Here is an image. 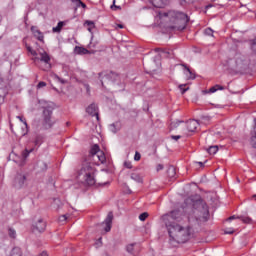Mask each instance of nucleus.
<instances>
[{
    "label": "nucleus",
    "instance_id": "nucleus-9",
    "mask_svg": "<svg viewBox=\"0 0 256 256\" xmlns=\"http://www.w3.org/2000/svg\"><path fill=\"white\" fill-rule=\"evenodd\" d=\"M45 229H47V222L44 221L42 218H39L32 224L33 233H43Z\"/></svg>",
    "mask_w": 256,
    "mask_h": 256
},
{
    "label": "nucleus",
    "instance_id": "nucleus-15",
    "mask_svg": "<svg viewBox=\"0 0 256 256\" xmlns=\"http://www.w3.org/2000/svg\"><path fill=\"white\" fill-rule=\"evenodd\" d=\"M186 127L188 131L193 133L197 130V127H199V122L197 120H190L186 123Z\"/></svg>",
    "mask_w": 256,
    "mask_h": 256
},
{
    "label": "nucleus",
    "instance_id": "nucleus-37",
    "mask_svg": "<svg viewBox=\"0 0 256 256\" xmlns=\"http://www.w3.org/2000/svg\"><path fill=\"white\" fill-rule=\"evenodd\" d=\"M149 217V213L143 212L142 214L139 215L140 221H145Z\"/></svg>",
    "mask_w": 256,
    "mask_h": 256
},
{
    "label": "nucleus",
    "instance_id": "nucleus-61",
    "mask_svg": "<svg viewBox=\"0 0 256 256\" xmlns=\"http://www.w3.org/2000/svg\"><path fill=\"white\" fill-rule=\"evenodd\" d=\"M252 197H253V199H255V200H256V194H254Z\"/></svg>",
    "mask_w": 256,
    "mask_h": 256
},
{
    "label": "nucleus",
    "instance_id": "nucleus-47",
    "mask_svg": "<svg viewBox=\"0 0 256 256\" xmlns=\"http://www.w3.org/2000/svg\"><path fill=\"white\" fill-rule=\"evenodd\" d=\"M124 166L126 167V169H133V165L131 164V162H124Z\"/></svg>",
    "mask_w": 256,
    "mask_h": 256
},
{
    "label": "nucleus",
    "instance_id": "nucleus-8",
    "mask_svg": "<svg viewBox=\"0 0 256 256\" xmlns=\"http://www.w3.org/2000/svg\"><path fill=\"white\" fill-rule=\"evenodd\" d=\"M235 63L237 69H247L249 67V59L242 54L235 55Z\"/></svg>",
    "mask_w": 256,
    "mask_h": 256
},
{
    "label": "nucleus",
    "instance_id": "nucleus-16",
    "mask_svg": "<svg viewBox=\"0 0 256 256\" xmlns=\"http://www.w3.org/2000/svg\"><path fill=\"white\" fill-rule=\"evenodd\" d=\"M74 51L77 55H89V53L95 54V51H89L86 48L80 46H76Z\"/></svg>",
    "mask_w": 256,
    "mask_h": 256
},
{
    "label": "nucleus",
    "instance_id": "nucleus-35",
    "mask_svg": "<svg viewBox=\"0 0 256 256\" xmlns=\"http://www.w3.org/2000/svg\"><path fill=\"white\" fill-rule=\"evenodd\" d=\"M183 123V121H176V122H171L170 128L171 129H177L179 127V124Z\"/></svg>",
    "mask_w": 256,
    "mask_h": 256
},
{
    "label": "nucleus",
    "instance_id": "nucleus-4",
    "mask_svg": "<svg viewBox=\"0 0 256 256\" xmlns=\"http://www.w3.org/2000/svg\"><path fill=\"white\" fill-rule=\"evenodd\" d=\"M96 169L93 167L91 163H86L82 166L78 173V178L84 185H87L88 187H93L95 183H97V180H95V173Z\"/></svg>",
    "mask_w": 256,
    "mask_h": 256
},
{
    "label": "nucleus",
    "instance_id": "nucleus-5",
    "mask_svg": "<svg viewBox=\"0 0 256 256\" xmlns=\"http://www.w3.org/2000/svg\"><path fill=\"white\" fill-rule=\"evenodd\" d=\"M27 185H29V172H17L12 182L14 189H24V187H27Z\"/></svg>",
    "mask_w": 256,
    "mask_h": 256
},
{
    "label": "nucleus",
    "instance_id": "nucleus-57",
    "mask_svg": "<svg viewBox=\"0 0 256 256\" xmlns=\"http://www.w3.org/2000/svg\"><path fill=\"white\" fill-rule=\"evenodd\" d=\"M80 7H81L82 9H87V5H86L85 3H83V2H82V4H80Z\"/></svg>",
    "mask_w": 256,
    "mask_h": 256
},
{
    "label": "nucleus",
    "instance_id": "nucleus-32",
    "mask_svg": "<svg viewBox=\"0 0 256 256\" xmlns=\"http://www.w3.org/2000/svg\"><path fill=\"white\" fill-rule=\"evenodd\" d=\"M185 87H186V88H185ZM179 89L181 90L182 95H184V93H185L186 91H189V87H187V84H181V85H179Z\"/></svg>",
    "mask_w": 256,
    "mask_h": 256
},
{
    "label": "nucleus",
    "instance_id": "nucleus-45",
    "mask_svg": "<svg viewBox=\"0 0 256 256\" xmlns=\"http://www.w3.org/2000/svg\"><path fill=\"white\" fill-rule=\"evenodd\" d=\"M55 78L60 82V83H62V85H65V83H67V80H65V79H62L61 77H59V76H55Z\"/></svg>",
    "mask_w": 256,
    "mask_h": 256
},
{
    "label": "nucleus",
    "instance_id": "nucleus-38",
    "mask_svg": "<svg viewBox=\"0 0 256 256\" xmlns=\"http://www.w3.org/2000/svg\"><path fill=\"white\" fill-rule=\"evenodd\" d=\"M110 131H112V133H117V131H119V127H117V124H111Z\"/></svg>",
    "mask_w": 256,
    "mask_h": 256
},
{
    "label": "nucleus",
    "instance_id": "nucleus-29",
    "mask_svg": "<svg viewBox=\"0 0 256 256\" xmlns=\"http://www.w3.org/2000/svg\"><path fill=\"white\" fill-rule=\"evenodd\" d=\"M250 144L251 146L256 149V130L254 129V131L252 132V136L250 138Z\"/></svg>",
    "mask_w": 256,
    "mask_h": 256
},
{
    "label": "nucleus",
    "instance_id": "nucleus-53",
    "mask_svg": "<svg viewBox=\"0 0 256 256\" xmlns=\"http://www.w3.org/2000/svg\"><path fill=\"white\" fill-rule=\"evenodd\" d=\"M224 233H225V235H233V233H235V231L234 230H230V231L226 230Z\"/></svg>",
    "mask_w": 256,
    "mask_h": 256
},
{
    "label": "nucleus",
    "instance_id": "nucleus-54",
    "mask_svg": "<svg viewBox=\"0 0 256 256\" xmlns=\"http://www.w3.org/2000/svg\"><path fill=\"white\" fill-rule=\"evenodd\" d=\"M154 51L156 53H163V48H155Z\"/></svg>",
    "mask_w": 256,
    "mask_h": 256
},
{
    "label": "nucleus",
    "instance_id": "nucleus-56",
    "mask_svg": "<svg viewBox=\"0 0 256 256\" xmlns=\"http://www.w3.org/2000/svg\"><path fill=\"white\" fill-rule=\"evenodd\" d=\"M121 9V6H115V0L113 1V5L111 6V9Z\"/></svg>",
    "mask_w": 256,
    "mask_h": 256
},
{
    "label": "nucleus",
    "instance_id": "nucleus-25",
    "mask_svg": "<svg viewBox=\"0 0 256 256\" xmlns=\"http://www.w3.org/2000/svg\"><path fill=\"white\" fill-rule=\"evenodd\" d=\"M238 219H240L246 225L253 223V219H251L249 216H238Z\"/></svg>",
    "mask_w": 256,
    "mask_h": 256
},
{
    "label": "nucleus",
    "instance_id": "nucleus-22",
    "mask_svg": "<svg viewBox=\"0 0 256 256\" xmlns=\"http://www.w3.org/2000/svg\"><path fill=\"white\" fill-rule=\"evenodd\" d=\"M130 177L133 181H136V183H143V177L137 172L132 173Z\"/></svg>",
    "mask_w": 256,
    "mask_h": 256
},
{
    "label": "nucleus",
    "instance_id": "nucleus-19",
    "mask_svg": "<svg viewBox=\"0 0 256 256\" xmlns=\"http://www.w3.org/2000/svg\"><path fill=\"white\" fill-rule=\"evenodd\" d=\"M92 159L93 161H100L101 163H103L104 161H106L105 153H103V151L98 152L96 155H94Z\"/></svg>",
    "mask_w": 256,
    "mask_h": 256
},
{
    "label": "nucleus",
    "instance_id": "nucleus-17",
    "mask_svg": "<svg viewBox=\"0 0 256 256\" xmlns=\"http://www.w3.org/2000/svg\"><path fill=\"white\" fill-rule=\"evenodd\" d=\"M149 1L151 4H153L154 7H157L158 9L163 8L168 3V0H149Z\"/></svg>",
    "mask_w": 256,
    "mask_h": 256
},
{
    "label": "nucleus",
    "instance_id": "nucleus-6",
    "mask_svg": "<svg viewBox=\"0 0 256 256\" xmlns=\"http://www.w3.org/2000/svg\"><path fill=\"white\" fill-rule=\"evenodd\" d=\"M52 115H53V107L51 106L45 107L43 111V122H42L43 129H51V127L55 125V121H53V118H51Z\"/></svg>",
    "mask_w": 256,
    "mask_h": 256
},
{
    "label": "nucleus",
    "instance_id": "nucleus-62",
    "mask_svg": "<svg viewBox=\"0 0 256 256\" xmlns=\"http://www.w3.org/2000/svg\"><path fill=\"white\" fill-rule=\"evenodd\" d=\"M203 119H207V120H209V118H208V117H203Z\"/></svg>",
    "mask_w": 256,
    "mask_h": 256
},
{
    "label": "nucleus",
    "instance_id": "nucleus-44",
    "mask_svg": "<svg viewBox=\"0 0 256 256\" xmlns=\"http://www.w3.org/2000/svg\"><path fill=\"white\" fill-rule=\"evenodd\" d=\"M251 49H252L253 53H256V38L252 41Z\"/></svg>",
    "mask_w": 256,
    "mask_h": 256
},
{
    "label": "nucleus",
    "instance_id": "nucleus-60",
    "mask_svg": "<svg viewBox=\"0 0 256 256\" xmlns=\"http://www.w3.org/2000/svg\"><path fill=\"white\" fill-rule=\"evenodd\" d=\"M18 119H20V121H22V122H23V117L18 116Z\"/></svg>",
    "mask_w": 256,
    "mask_h": 256
},
{
    "label": "nucleus",
    "instance_id": "nucleus-3",
    "mask_svg": "<svg viewBox=\"0 0 256 256\" xmlns=\"http://www.w3.org/2000/svg\"><path fill=\"white\" fill-rule=\"evenodd\" d=\"M160 19H168L170 25L169 29H176V31H183L189 23V16L177 10H169L168 12L159 13Z\"/></svg>",
    "mask_w": 256,
    "mask_h": 256
},
{
    "label": "nucleus",
    "instance_id": "nucleus-50",
    "mask_svg": "<svg viewBox=\"0 0 256 256\" xmlns=\"http://www.w3.org/2000/svg\"><path fill=\"white\" fill-rule=\"evenodd\" d=\"M171 139H173L174 141H179V139H181V135H172Z\"/></svg>",
    "mask_w": 256,
    "mask_h": 256
},
{
    "label": "nucleus",
    "instance_id": "nucleus-14",
    "mask_svg": "<svg viewBox=\"0 0 256 256\" xmlns=\"http://www.w3.org/2000/svg\"><path fill=\"white\" fill-rule=\"evenodd\" d=\"M31 31H32L34 37L36 39H38V41H41L43 43V39H45V36L43 35V32L40 31L39 29H37L36 26H32Z\"/></svg>",
    "mask_w": 256,
    "mask_h": 256
},
{
    "label": "nucleus",
    "instance_id": "nucleus-10",
    "mask_svg": "<svg viewBox=\"0 0 256 256\" xmlns=\"http://www.w3.org/2000/svg\"><path fill=\"white\" fill-rule=\"evenodd\" d=\"M99 77H102V87H105V81H117V74L115 72H101L99 73Z\"/></svg>",
    "mask_w": 256,
    "mask_h": 256
},
{
    "label": "nucleus",
    "instance_id": "nucleus-26",
    "mask_svg": "<svg viewBox=\"0 0 256 256\" xmlns=\"http://www.w3.org/2000/svg\"><path fill=\"white\" fill-rule=\"evenodd\" d=\"M64 25V22H59L56 27L52 28L53 33H61V30L63 29Z\"/></svg>",
    "mask_w": 256,
    "mask_h": 256
},
{
    "label": "nucleus",
    "instance_id": "nucleus-42",
    "mask_svg": "<svg viewBox=\"0 0 256 256\" xmlns=\"http://www.w3.org/2000/svg\"><path fill=\"white\" fill-rule=\"evenodd\" d=\"M204 33H205V35H209V36L213 37V29H211V28H206Z\"/></svg>",
    "mask_w": 256,
    "mask_h": 256
},
{
    "label": "nucleus",
    "instance_id": "nucleus-20",
    "mask_svg": "<svg viewBox=\"0 0 256 256\" xmlns=\"http://www.w3.org/2000/svg\"><path fill=\"white\" fill-rule=\"evenodd\" d=\"M9 256H23V250L20 247H14L11 249Z\"/></svg>",
    "mask_w": 256,
    "mask_h": 256
},
{
    "label": "nucleus",
    "instance_id": "nucleus-36",
    "mask_svg": "<svg viewBox=\"0 0 256 256\" xmlns=\"http://www.w3.org/2000/svg\"><path fill=\"white\" fill-rule=\"evenodd\" d=\"M32 150H25L22 152V159H23V163L25 162V159H27L29 157V153H31Z\"/></svg>",
    "mask_w": 256,
    "mask_h": 256
},
{
    "label": "nucleus",
    "instance_id": "nucleus-1",
    "mask_svg": "<svg viewBox=\"0 0 256 256\" xmlns=\"http://www.w3.org/2000/svg\"><path fill=\"white\" fill-rule=\"evenodd\" d=\"M183 209H190L188 213V222L190 225H199V223H206L209 221V206L203 199L193 200V198H186Z\"/></svg>",
    "mask_w": 256,
    "mask_h": 256
},
{
    "label": "nucleus",
    "instance_id": "nucleus-52",
    "mask_svg": "<svg viewBox=\"0 0 256 256\" xmlns=\"http://www.w3.org/2000/svg\"><path fill=\"white\" fill-rule=\"evenodd\" d=\"M36 256H49V254L47 253V251H42L41 253H39Z\"/></svg>",
    "mask_w": 256,
    "mask_h": 256
},
{
    "label": "nucleus",
    "instance_id": "nucleus-43",
    "mask_svg": "<svg viewBox=\"0 0 256 256\" xmlns=\"http://www.w3.org/2000/svg\"><path fill=\"white\" fill-rule=\"evenodd\" d=\"M36 87H37V89H43V87H47V83L41 81V82H39V83L37 84Z\"/></svg>",
    "mask_w": 256,
    "mask_h": 256
},
{
    "label": "nucleus",
    "instance_id": "nucleus-40",
    "mask_svg": "<svg viewBox=\"0 0 256 256\" xmlns=\"http://www.w3.org/2000/svg\"><path fill=\"white\" fill-rule=\"evenodd\" d=\"M26 49H27V51H28L29 53H31V55H33L34 57H36L37 51L33 50V48H31V46H27Z\"/></svg>",
    "mask_w": 256,
    "mask_h": 256
},
{
    "label": "nucleus",
    "instance_id": "nucleus-27",
    "mask_svg": "<svg viewBox=\"0 0 256 256\" xmlns=\"http://www.w3.org/2000/svg\"><path fill=\"white\" fill-rule=\"evenodd\" d=\"M217 151H219V146H217V145L210 146L209 148H207V152L209 153V155H215V153H217Z\"/></svg>",
    "mask_w": 256,
    "mask_h": 256
},
{
    "label": "nucleus",
    "instance_id": "nucleus-63",
    "mask_svg": "<svg viewBox=\"0 0 256 256\" xmlns=\"http://www.w3.org/2000/svg\"><path fill=\"white\" fill-rule=\"evenodd\" d=\"M237 181H238V183H240V182H241V180H239V178H237Z\"/></svg>",
    "mask_w": 256,
    "mask_h": 256
},
{
    "label": "nucleus",
    "instance_id": "nucleus-31",
    "mask_svg": "<svg viewBox=\"0 0 256 256\" xmlns=\"http://www.w3.org/2000/svg\"><path fill=\"white\" fill-rule=\"evenodd\" d=\"M8 235H9V237H11V239H15V237H17V232L15 231V229L9 228Z\"/></svg>",
    "mask_w": 256,
    "mask_h": 256
},
{
    "label": "nucleus",
    "instance_id": "nucleus-11",
    "mask_svg": "<svg viewBox=\"0 0 256 256\" xmlns=\"http://www.w3.org/2000/svg\"><path fill=\"white\" fill-rule=\"evenodd\" d=\"M40 58H35L38 59L39 61H42V63H45L46 65V71H49L51 69V56L45 51L39 52Z\"/></svg>",
    "mask_w": 256,
    "mask_h": 256
},
{
    "label": "nucleus",
    "instance_id": "nucleus-64",
    "mask_svg": "<svg viewBox=\"0 0 256 256\" xmlns=\"http://www.w3.org/2000/svg\"><path fill=\"white\" fill-rule=\"evenodd\" d=\"M98 241H99V243H101V238H99V240H98Z\"/></svg>",
    "mask_w": 256,
    "mask_h": 256
},
{
    "label": "nucleus",
    "instance_id": "nucleus-18",
    "mask_svg": "<svg viewBox=\"0 0 256 256\" xmlns=\"http://www.w3.org/2000/svg\"><path fill=\"white\" fill-rule=\"evenodd\" d=\"M63 207V202L59 198H55L52 203V208L54 211H59Z\"/></svg>",
    "mask_w": 256,
    "mask_h": 256
},
{
    "label": "nucleus",
    "instance_id": "nucleus-46",
    "mask_svg": "<svg viewBox=\"0 0 256 256\" xmlns=\"http://www.w3.org/2000/svg\"><path fill=\"white\" fill-rule=\"evenodd\" d=\"M134 161H141V154L139 152L135 153Z\"/></svg>",
    "mask_w": 256,
    "mask_h": 256
},
{
    "label": "nucleus",
    "instance_id": "nucleus-59",
    "mask_svg": "<svg viewBox=\"0 0 256 256\" xmlns=\"http://www.w3.org/2000/svg\"><path fill=\"white\" fill-rule=\"evenodd\" d=\"M198 165H200V167H204L203 162H198Z\"/></svg>",
    "mask_w": 256,
    "mask_h": 256
},
{
    "label": "nucleus",
    "instance_id": "nucleus-55",
    "mask_svg": "<svg viewBox=\"0 0 256 256\" xmlns=\"http://www.w3.org/2000/svg\"><path fill=\"white\" fill-rule=\"evenodd\" d=\"M238 217H239V216H235V215L230 216V217L228 218V221H233V219H239Z\"/></svg>",
    "mask_w": 256,
    "mask_h": 256
},
{
    "label": "nucleus",
    "instance_id": "nucleus-33",
    "mask_svg": "<svg viewBox=\"0 0 256 256\" xmlns=\"http://www.w3.org/2000/svg\"><path fill=\"white\" fill-rule=\"evenodd\" d=\"M182 67H184V69H186V71H188V72H189V74H190L189 79H195V76L193 75V72L191 71V69H190V68H188V67H187V65H186V64H182Z\"/></svg>",
    "mask_w": 256,
    "mask_h": 256
},
{
    "label": "nucleus",
    "instance_id": "nucleus-34",
    "mask_svg": "<svg viewBox=\"0 0 256 256\" xmlns=\"http://www.w3.org/2000/svg\"><path fill=\"white\" fill-rule=\"evenodd\" d=\"M85 24L86 25H88V31H91L93 28H95V23L93 22V21H89V20H87L86 22H85Z\"/></svg>",
    "mask_w": 256,
    "mask_h": 256
},
{
    "label": "nucleus",
    "instance_id": "nucleus-41",
    "mask_svg": "<svg viewBox=\"0 0 256 256\" xmlns=\"http://www.w3.org/2000/svg\"><path fill=\"white\" fill-rule=\"evenodd\" d=\"M59 223H65L67 221V214L61 215L58 218Z\"/></svg>",
    "mask_w": 256,
    "mask_h": 256
},
{
    "label": "nucleus",
    "instance_id": "nucleus-39",
    "mask_svg": "<svg viewBox=\"0 0 256 256\" xmlns=\"http://www.w3.org/2000/svg\"><path fill=\"white\" fill-rule=\"evenodd\" d=\"M74 5L75 7H81V5H83V1L81 0H70Z\"/></svg>",
    "mask_w": 256,
    "mask_h": 256
},
{
    "label": "nucleus",
    "instance_id": "nucleus-49",
    "mask_svg": "<svg viewBox=\"0 0 256 256\" xmlns=\"http://www.w3.org/2000/svg\"><path fill=\"white\" fill-rule=\"evenodd\" d=\"M24 125H25V131L22 132V134H21L22 137H25V134L28 133L27 122L26 121H24Z\"/></svg>",
    "mask_w": 256,
    "mask_h": 256
},
{
    "label": "nucleus",
    "instance_id": "nucleus-13",
    "mask_svg": "<svg viewBox=\"0 0 256 256\" xmlns=\"http://www.w3.org/2000/svg\"><path fill=\"white\" fill-rule=\"evenodd\" d=\"M113 223V212H109L106 219L104 220V222L102 223V225H105L106 227L104 228V230L106 231V233H109V231H111V225Z\"/></svg>",
    "mask_w": 256,
    "mask_h": 256
},
{
    "label": "nucleus",
    "instance_id": "nucleus-7",
    "mask_svg": "<svg viewBox=\"0 0 256 256\" xmlns=\"http://www.w3.org/2000/svg\"><path fill=\"white\" fill-rule=\"evenodd\" d=\"M181 215L182 213L179 210H173L171 213L163 215L162 221H164L165 225H167V223H175L171 221H179Z\"/></svg>",
    "mask_w": 256,
    "mask_h": 256
},
{
    "label": "nucleus",
    "instance_id": "nucleus-23",
    "mask_svg": "<svg viewBox=\"0 0 256 256\" xmlns=\"http://www.w3.org/2000/svg\"><path fill=\"white\" fill-rule=\"evenodd\" d=\"M90 153H91L92 159L95 157V155H97L98 153H101V149H99V145L97 144L93 145L90 150Z\"/></svg>",
    "mask_w": 256,
    "mask_h": 256
},
{
    "label": "nucleus",
    "instance_id": "nucleus-12",
    "mask_svg": "<svg viewBox=\"0 0 256 256\" xmlns=\"http://www.w3.org/2000/svg\"><path fill=\"white\" fill-rule=\"evenodd\" d=\"M86 113H88V115H91V117H96L97 121H99V107H97L95 103L90 104L86 108Z\"/></svg>",
    "mask_w": 256,
    "mask_h": 256
},
{
    "label": "nucleus",
    "instance_id": "nucleus-51",
    "mask_svg": "<svg viewBox=\"0 0 256 256\" xmlns=\"http://www.w3.org/2000/svg\"><path fill=\"white\" fill-rule=\"evenodd\" d=\"M163 169H164L163 164H158V165L156 166V171H163Z\"/></svg>",
    "mask_w": 256,
    "mask_h": 256
},
{
    "label": "nucleus",
    "instance_id": "nucleus-30",
    "mask_svg": "<svg viewBox=\"0 0 256 256\" xmlns=\"http://www.w3.org/2000/svg\"><path fill=\"white\" fill-rule=\"evenodd\" d=\"M176 173L177 172L175 171V167L174 166H170L168 168V170H167L168 177H170V178L175 177Z\"/></svg>",
    "mask_w": 256,
    "mask_h": 256
},
{
    "label": "nucleus",
    "instance_id": "nucleus-28",
    "mask_svg": "<svg viewBox=\"0 0 256 256\" xmlns=\"http://www.w3.org/2000/svg\"><path fill=\"white\" fill-rule=\"evenodd\" d=\"M126 251L130 253V255H137V252H135V244H129L126 247Z\"/></svg>",
    "mask_w": 256,
    "mask_h": 256
},
{
    "label": "nucleus",
    "instance_id": "nucleus-58",
    "mask_svg": "<svg viewBox=\"0 0 256 256\" xmlns=\"http://www.w3.org/2000/svg\"><path fill=\"white\" fill-rule=\"evenodd\" d=\"M117 27H118V29H124V25L123 24H117Z\"/></svg>",
    "mask_w": 256,
    "mask_h": 256
},
{
    "label": "nucleus",
    "instance_id": "nucleus-21",
    "mask_svg": "<svg viewBox=\"0 0 256 256\" xmlns=\"http://www.w3.org/2000/svg\"><path fill=\"white\" fill-rule=\"evenodd\" d=\"M162 55L166 59H173V57H175V54L173 53V51L169 50V49H163L162 50Z\"/></svg>",
    "mask_w": 256,
    "mask_h": 256
},
{
    "label": "nucleus",
    "instance_id": "nucleus-2",
    "mask_svg": "<svg viewBox=\"0 0 256 256\" xmlns=\"http://www.w3.org/2000/svg\"><path fill=\"white\" fill-rule=\"evenodd\" d=\"M166 227L170 237L169 243L172 247H177L179 243H187L193 233L191 226L185 228L179 224L166 222Z\"/></svg>",
    "mask_w": 256,
    "mask_h": 256
},
{
    "label": "nucleus",
    "instance_id": "nucleus-48",
    "mask_svg": "<svg viewBox=\"0 0 256 256\" xmlns=\"http://www.w3.org/2000/svg\"><path fill=\"white\" fill-rule=\"evenodd\" d=\"M40 167H41L42 171H47V163L41 162Z\"/></svg>",
    "mask_w": 256,
    "mask_h": 256
},
{
    "label": "nucleus",
    "instance_id": "nucleus-24",
    "mask_svg": "<svg viewBox=\"0 0 256 256\" xmlns=\"http://www.w3.org/2000/svg\"><path fill=\"white\" fill-rule=\"evenodd\" d=\"M223 89H225L223 86L217 84V85L211 87V88L207 91V93H216L217 91H223Z\"/></svg>",
    "mask_w": 256,
    "mask_h": 256
}]
</instances>
